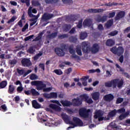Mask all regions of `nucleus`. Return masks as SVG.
<instances>
[{"instance_id":"4c0bfd02","label":"nucleus","mask_w":130,"mask_h":130,"mask_svg":"<svg viewBox=\"0 0 130 130\" xmlns=\"http://www.w3.org/2000/svg\"><path fill=\"white\" fill-rule=\"evenodd\" d=\"M0 110L3 112H7L8 110L6 104L2 105L0 107Z\"/></svg>"},{"instance_id":"dca6fc26","label":"nucleus","mask_w":130,"mask_h":130,"mask_svg":"<svg viewBox=\"0 0 130 130\" xmlns=\"http://www.w3.org/2000/svg\"><path fill=\"white\" fill-rule=\"evenodd\" d=\"M117 113V111L116 109H114L112 111L109 112L107 120H110L111 118H113L116 116V114Z\"/></svg>"},{"instance_id":"0eeeda50","label":"nucleus","mask_w":130,"mask_h":130,"mask_svg":"<svg viewBox=\"0 0 130 130\" xmlns=\"http://www.w3.org/2000/svg\"><path fill=\"white\" fill-rule=\"evenodd\" d=\"M61 116L62 119H63L66 123L70 124V125H74L73 122L71 121L70 117L68 116V115L66 114H61Z\"/></svg>"},{"instance_id":"c03bdc74","label":"nucleus","mask_w":130,"mask_h":130,"mask_svg":"<svg viewBox=\"0 0 130 130\" xmlns=\"http://www.w3.org/2000/svg\"><path fill=\"white\" fill-rule=\"evenodd\" d=\"M44 92H49L52 90L51 87H44L42 89Z\"/></svg>"},{"instance_id":"4d7b16f0","label":"nucleus","mask_w":130,"mask_h":130,"mask_svg":"<svg viewBox=\"0 0 130 130\" xmlns=\"http://www.w3.org/2000/svg\"><path fill=\"white\" fill-rule=\"evenodd\" d=\"M82 48H85L89 47V46H88V43L87 42H82Z\"/></svg>"},{"instance_id":"58836bf2","label":"nucleus","mask_w":130,"mask_h":130,"mask_svg":"<svg viewBox=\"0 0 130 130\" xmlns=\"http://www.w3.org/2000/svg\"><path fill=\"white\" fill-rule=\"evenodd\" d=\"M32 5L34 7H39L41 5L39 1L33 0L31 1Z\"/></svg>"},{"instance_id":"6e6d98bb","label":"nucleus","mask_w":130,"mask_h":130,"mask_svg":"<svg viewBox=\"0 0 130 130\" xmlns=\"http://www.w3.org/2000/svg\"><path fill=\"white\" fill-rule=\"evenodd\" d=\"M28 52L29 53L32 54L35 53V50L33 49L32 47H30L28 50Z\"/></svg>"},{"instance_id":"393cba45","label":"nucleus","mask_w":130,"mask_h":130,"mask_svg":"<svg viewBox=\"0 0 130 130\" xmlns=\"http://www.w3.org/2000/svg\"><path fill=\"white\" fill-rule=\"evenodd\" d=\"M58 35V32H52L51 34L48 35L46 36V38L49 39H53L55 38Z\"/></svg>"},{"instance_id":"4be33fe9","label":"nucleus","mask_w":130,"mask_h":130,"mask_svg":"<svg viewBox=\"0 0 130 130\" xmlns=\"http://www.w3.org/2000/svg\"><path fill=\"white\" fill-rule=\"evenodd\" d=\"M103 11V9H89L88 10V12L89 13H101Z\"/></svg>"},{"instance_id":"a211bd4d","label":"nucleus","mask_w":130,"mask_h":130,"mask_svg":"<svg viewBox=\"0 0 130 130\" xmlns=\"http://www.w3.org/2000/svg\"><path fill=\"white\" fill-rule=\"evenodd\" d=\"M16 89V86L14 85L13 84H10L9 85L8 90H7V92L10 94H12L14 93H15Z\"/></svg>"},{"instance_id":"79ce46f5","label":"nucleus","mask_w":130,"mask_h":130,"mask_svg":"<svg viewBox=\"0 0 130 130\" xmlns=\"http://www.w3.org/2000/svg\"><path fill=\"white\" fill-rule=\"evenodd\" d=\"M117 113H118L119 114H124L125 113V108H121L119 109H118L117 110Z\"/></svg>"},{"instance_id":"e2e57ef3","label":"nucleus","mask_w":130,"mask_h":130,"mask_svg":"<svg viewBox=\"0 0 130 130\" xmlns=\"http://www.w3.org/2000/svg\"><path fill=\"white\" fill-rule=\"evenodd\" d=\"M28 28V24L26 23L24 26L22 28V31L24 32L25 30H26Z\"/></svg>"},{"instance_id":"f3484780","label":"nucleus","mask_w":130,"mask_h":130,"mask_svg":"<svg viewBox=\"0 0 130 130\" xmlns=\"http://www.w3.org/2000/svg\"><path fill=\"white\" fill-rule=\"evenodd\" d=\"M77 19L78 17L76 16V15H69L66 17V20L70 21H75Z\"/></svg>"},{"instance_id":"de8ad7c7","label":"nucleus","mask_w":130,"mask_h":130,"mask_svg":"<svg viewBox=\"0 0 130 130\" xmlns=\"http://www.w3.org/2000/svg\"><path fill=\"white\" fill-rule=\"evenodd\" d=\"M31 93H32L33 96L39 95V94H40L39 92L37 91L36 90V89H31Z\"/></svg>"},{"instance_id":"13d9d810","label":"nucleus","mask_w":130,"mask_h":130,"mask_svg":"<svg viewBox=\"0 0 130 130\" xmlns=\"http://www.w3.org/2000/svg\"><path fill=\"white\" fill-rule=\"evenodd\" d=\"M77 28H81L82 27V19L79 20V21H78V23L77 25Z\"/></svg>"},{"instance_id":"9d476101","label":"nucleus","mask_w":130,"mask_h":130,"mask_svg":"<svg viewBox=\"0 0 130 130\" xmlns=\"http://www.w3.org/2000/svg\"><path fill=\"white\" fill-rule=\"evenodd\" d=\"M21 64L23 67H30L32 66V63L30 59L28 58H23L21 60Z\"/></svg>"},{"instance_id":"6ab92c4d","label":"nucleus","mask_w":130,"mask_h":130,"mask_svg":"<svg viewBox=\"0 0 130 130\" xmlns=\"http://www.w3.org/2000/svg\"><path fill=\"white\" fill-rule=\"evenodd\" d=\"M104 99L106 101L110 102L114 99V96L111 93H109L104 96Z\"/></svg>"},{"instance_id":"cd10ccee","label":"nucleus","mask_w":130,"mask_h":130,"mask_svg":"<svg viewBox=\"0 0 130 130\" xmlns=\"http://www.w3.org/2000/svg\"><path fill=\"white\" fill-rule=\"evenodd\" d=\"M32 107L36 109H38L41 108V105L37 102L36 100L32 101Z\"/></svg>"},{"instance_id":"412c9836","label":"nucleus","mask_w":130,"mask_h":130,"mask_svg":"<svg viewBox=\"0 0 130 130\" xmlns=\"http://www.w3.org/2000/svg\"><path fill=\"white\" fill-rule=\"evenodd\" d=\"M129 114H130V111H127L126 113L120 114L118 117L119 120H123L127 116H128Z\"/></svg>"},{"instance_id":"20e7f679","label":"nucleus","mask_w":130,"mask_h":130,"mask_svg":"<svg viewBox=\"0 0 130 130\" xmlns=\"http://www.w3.org/2000/svg\"><path fill=\"white\" fill-rule=\"evenodd\" d=\"M31 84L32 86H36L37 89L39 90H42L47 86L46 84L42 81H34L31 82Z\"/></svg>"},{"instance_id":"c9c22d12","label":"nucleus","mask_w":130,"mask_h":130,"mask_svg":"<svg viewBox=\"0 0 130 130\" xmlns=\"http://www.w3.org/2000/svg\"><path fill=\"white\" fill-rule=\"evenodd\" d=\"M8 83L7 81H3L1 82L0 87L1 89L5 88L7 86Z\"/></svg>"},{"instance_id":"37998d69","label":"nucleus","mask_w":130,"mask_h":130,"mask_svg":"<svg viewBox=\"0 0 130 130\" xmlns=\"http://www.w3.org/2000/svg\"><path fill=\"white\" fill-rule=\"evenodd\" d=\"M76 53H77V55H79L80 56L82 55V49L80 48L77 47L76 48Z\"/></svg>"},{"instance_id":"774afa93","label":"nucleus","mask_w":130,"mask_h":130,"mask_svg":"<svg viewBox=\"0 0 130 130\" xmlns=\"http://www.w3.org/2000/svg\"><path fill=\"white\" fill-rule=\"evenodd\" d=\"M23 90V87H22V86H19V87H17V91L18 92L20 93V92H21Z\"/></svg>"},{"instance_id":"603ef678","label":"nucleus","mask_w":130,"mask_h":130,"mask_svg":"<svg viewBox=\"0 0 130 130\" xmlns=\"http://www.w3.org/2000/svg\"><path fill=\"white\" fill-rule=\"evenodd\" d=\"M16 17L14 16L12 17H11V18L8 21H7V23L10 24L12 22H13L16 20Z\"/></svg>"},{"instance_id":"f03ea898","label":"nucleus","mask_w":130,"mask_h":130,"mask_svg":"<svg viewBox=\"0 0 130 130\" xmlns=\"http://www.w3.org/2000/svg\"><path fill=\"white\" fill-rule=\"evenodd\" d=\"M90 109H87L85 108H81L78 111L80 116L84 119H87L90 116Z\"/></svg>"},{"instance_id":"a18cd8bd","label":"nucleus","mask_w":130,"mask_h":130,"mask_svg":"<svg viewBox=\"0 0 130 130\" xmlns=\"http://www.w3.org/2000/svg\"><path fill=\"white\" fill-rule=\"evenodd\" d=\"M38 79V76H37V75L35 74H32L30 76V79L31 80H34Z\"/></svg>"},{"instance_id":"8fccbe9b","label":"nucleus","mask_w":130,"mask_h":130,"mask_svg":"<svg viewBox=\"0 0 130 130\" xmlns=\"http://www.w3.org/2000/svg\"><path fill=\"white\" fill-rule=\"evenodd\" d=\"M123 101V98H118L117 99V100L116 101V104H119L120 103H122Z\"/></svg>"},{"instance_id":"a19ab883","label":"nucleus","mask_w":130,"mask_h":130,"mask_svg":"<svg viewBox=\"0 0 130 130\" xmlns=\"http://www.w3.org/2000/svg\"><path fill=\"white\" fill-rule=\"evenodd\" d=\"M62 2H63L64 4L69 5H71L73 3L72 0H62Z\"/></svg>"},{"instance_id":"f8f14e48","label":"nucleus","mask_w":130,"mask_h":130,"mask_svg":"<svg viewBox=\"0 0 130 130\" xmlns=\"http://www.w3.org/2000/svg\"><path fill=\"white\" fill-rule=\"evenodd\" d=\"M100 50V46L98 43H95L93 44V46L91 49V51L92 54L97 53Z\"/></svg>"},{"instance_id":"e433bc0d","label":"nucleus","mask_w":130,"mask_h":130,"mask_svg":"<svg viewBox=\"0 0 130 130\" xmlns=\"http://www.w3.org/2000/svg\"><path fill=\"white\" fill-rule=\"evenodd\" d=\"M68 37H69V36L67 34L60 35L58 36V39L60 40L68 38Z\"/></svg>"},{"instance_id":"a878e982","label":"nucleus","mask_w":130,"mask_h":130,"mask_svg":"<svg viewBox=\"0 0 130 130\" xmlns=\"http://www.w3.org/2000/svg\"><path fill=\"white\" fill-rule=\"evenodd\" d=\"M115 44L114 41L111 39H109L106 42V45L109 47H112Z\"/></svg>"},{"instance_id":"338daca9","label":"nucleus","mask_w":130,"mask_h":130,"mask_svg":"<svg viewBox=\"0 0 130 130\" xmlns=\"http://www.w3.org/2000/svg\"><path fill=\"white\" fill-rule=\"evenodd\" d=\"M76 32V28L75 27H73L71 30L69 31L70 34H74Z\"/></svg>"},{"instance_id":"72a5a7b5","label":"nucleus","mask_w":130,"mask_h":130,"mask_svg":"<svg viewBox=\"0 0 130 130\" xmlns=\"http://www.w3.org/2000/svg\"><path fill=\"white\" fill-rule=\"evenodd\" d=\"M77 41H78V39H77L76 37L75 36H70L69 38L70 42L76 43Z\"/></svg>"},{"instance_id":"0e129e2a","label":"nucleus","mask_w":130,"mask_h":130,"mask_svg":"<svg viewBox=\"0 0 130 130\" xmlns=\"http://www.w3.org/2000/svg\"><path fill=\"white\" fill-rule=\"evenodd\" d=\"M32 72V70H29L27 71L26 72H25L23 74V77H25V76H27L29 74H30Z\"/></svg>"},{"instance_id":"c85d7f7f","label":"nucleus","mask_w":130,"mask_h":130,"mask_svg":"<svg viewBox=\"0 0 130 130\" xmlns=\"http://www.w3.org/2000/svg\"><path fill=\"white\" fill-rule=\"evenodd\" d=\"M113 24V20L111 19V20H109L107 22V23H105V26L107 28H109L112 26Z\"/></svg>"},{"instance_id":"2f4dec72","label":"nucleus","mask_w":130,"mask_h":130,"mask_svg":"<svg viewBox=\"0 0 130 130\" xmlns=\"http://www.w3.org/2000/svg\"><path fill=\"white\" fill-rule=\"evenodd\" d=\"M103 115H104V114L102 112V111L99 110V111H96L95 112V114L94 115V117L95 119H98L99 117L103 116Z\"/></svg>"},{"instance_id":"6e6552de","label":"nucleus","mask_w":130,"mask_h":130,"mask_svg":"<svg viewBox=\"0 0 130 130\" xmlns=\"http://www.w3.org/2000/svg\"><path fill=\"white\" fill-rule=\"evenodd\" d=\"M53 17H54V15L53 14L45 13L41 17V20L45 21H48L49 20L52 19Z\"/></svg>"},{"instance_id":"09e8293b","label":"nucleus","mask_w":130,"mask_h":130,"mask_svg":"<svg viewBox=\"0 0 130 130\" xmlns=\"http://www.w3.org/2000/svg\"><path fill=\"white\" fill-rule=\"evenodd\" d=\"M17 72L19 76H22L24 74L25 71L24 70L17 69Z\"/></svg>"},{"instance_id":"49530a36","label":"nucleus","mask_w":130,"mask_h":130,"mask_svg":"<svg viewBox=\"0 0 130 130\" xmlns=\"http://www.w3.org/2000/svg\"><path fill=\"white\" fill-rule=\"evenodd\" d=\"M54 72L58 76H61L63 74L62 71L60 70H54Z\"/></svg>"},{"instance_id":"c756f323","label":"nucleus","mask_w":130,"mask_h":130,"mask_svg":"<svg viewBox=\"0 0 130 130\" xmlns=\"http://www.w3.org/2000/svg\"><path fill=\"white\" fill-rule=\"evenodd\" d=\"M88 37L87 34L86 32H81L80 34V39L81 40H84Z\"/></svg>"},{"instance_id":"39448f33","label":"nucleus","mask_w":130,"mask_h":130,"mask_svg":"<svg viewBox=\"0 0 130 130\" xmlns=\"http://www.w3.org/2000/svg\"><path fill=\"white\" fill-rule=\"evenodd\" d=\"M74 125H72L73 126H69L68 128V130L70 128H73L75 126H83V122L79 118L74 117L73 118Z\"/></svg>"},{"instance_id":"69168bd1","label":"nucleus","mask_w":130,"mask_h":130,"mask_svg":"<svg viewBox=\"0 0 130 130\" xmlns=\"http://www.w3.org/2000/svg\"><path fill=\"white\" fill-rule=\"evenodd\" d=\"M34 37V35H31V36H29L28 37H26L25 39H24V41H28L29 40H30L31 39L33 38Z\"/></svg>"},{"instance_id":"ddd939ff","label":"nucleus","mask_w":130,"mask_h":130,"mask_svg":"<svg viewBox=\"0 0 130 130\" xmlns=\"http://www.w3.org/2000/svg\"><path fill=\"white\" fill-rule=\"evenodd\" d=\"M125 16V11H119L118 12L117 14L116 15L115 20V21H118L121 18H123Z\"/></svg>"},{"instance_id":"aec40b11","label":"nucleus","mask_w":130,"mask_h":130,"mask_svg":"<svg viewBox=\"0 0 130 130\" xmlns=\"http://www.w3.org/2000/svg\"><path fill=\"white\" fill-rule=\"evenodd\" d=\"M92 23V21L90 19H85L83 22V26L87 27H90Z\"/></svg>"},{"instance_id":"3c124183","label":"nucleus","mask_w":130,"mask_h":130,"mask_svg":"<svg viewBox=\"0 0 130 130\" xmlns=\"http://www.w3.org/2000/svg\"><path fill=\"white\" fill-rule=\"evenodd\" d=\"M90 51V47H86V48H82V51H83L84 53L88 54L89 52Z\"/></svg>"},{"instance_id":"f257e3e1","label":"nucleus","mask_w":130,"mask_h":130,"mask_svg":"<svg viewBox=\"0 0 130 130\" xmlns=\"http://www.w3.org/2000/svg\"><path fill=\"white\" fill-rule=\"evenodd\" d=\"M123 85V80H120L119 79H115L108 82L105 83V87L110 88L113 86V88H115L116 86L118 88H122Z\"/></svg>"},{"instance_id":"7ed1b4c3","label":"nucleus","mask_w":130,"mask_h":130,"mask_svg":"<svg viewBox=\"0 0 130 130\" xmlns=\"http://www.w3.org/2000/svg\"><path fill=\"white\" fill-rule=\"evenodd\" d=\"M110 51H111L113 54L120 56L123 54L124 49L122 46H119L117 48H116V46H114L111 49H110Z\"/></svg>"},{"instance_id":"ea45409f","label":"nucleus","mask_w":130,"mask_h":130,"mask_svg":"<svg viewBox=\"0 0 130 130\" xmlns=\"http://www.w3.org/2000/svg\"><path fill=\"white\" fill-rule=\"evenodd\" d=\"M50 99H57L58 97V94L56 92H51L50 93Z\"/></svg>"},{"instance_id":"052dcab7","label":"nucleus","mask_w":130,"mask_h":130,"mask_svg":"<svg viewBox=\"0 0 130 130\" xmlns=\"http://www.w3.org/2000/svg\"><path fill=\"white\" fill-rule=\"evenodd\" d=\"M11 66H15L17 63V60L16 59H13L9 62Z\"/></svg>"},{"instance_id":"680f3d73","label":"nucleus","mask_w":130,"mask_h":130,"mask_svg":"<svg viewBox=\"0 0 130 130\" xmlns=\"http://www.w3.org/2000/svg\"><path fill=\"white\" fill-rule=\"evenodd\" d=\"M46 4H55L54 0H45Z\"/></svg>"},{"instance_id":"7c9ffc66","label":"nucleus","mask_w":130,"mask_h":130,"mask_svg":"<svg viewBox=\"0 0 130 130\" xmlns=\"http://www.w3.org/2000/svg\"><path fill=\"white\" fill-rule=\"evenodd\" d=\"M71 28V25L70 24H65L63 26V31L67 32Z\"/></svg>"},{"instance_id":"b1692460","label":"nucleus","mask_w":130,"mask_h":130,"mask_svg":"<svg viewBox=\"0 0 130 130\" xmlns=\"http://www.w3.org/2000/svg\"><path fill=\"white\" fill-rule=\"evenodd\" d=\"M60 103L63 107H69L72 106V103L69 101H61Z\"/></svg>"},{"instance_id":"5fc2aeb1","label":"nucleus","mask_w":130,"mask_h":130,"mask_svg":"<svg viewBox=\"0 0 130 130\" xmlns=\"http://www.w3.org/2000/svg\"><path fill=\"white\" fill-rule=\"evenodd\" d=\"M118 34V31L115 30L112 32H111L109 34V35L111 37H114Z\"/></svg>"},{"instance_id":"9b49d317","label":"nucleus","mask_w":130,"mask_h":130,"mask_svg":"<svg viewBox=\"0 0 130 130\" xmlns=\"http://www.w3.org/2000/svg\"><path fill=\"white\" fill-rule=\"evenodd\" d=\"M54 51L56 54L60 57H62L66 55V53L64 52L63 49H61L60 48L57 47L55 48Z\"/></svg>"},{"instance_id":"2eb2a0df","label":"nucleus","mask_w":130,"mask_h":130,"mask_svg":"<svg viewBox=\"0 0 130 130\" xmlns=\"http://www.w3.org/2000/svg\"><path fill=\"white\" fill-rule=\"evenodd\" d=\"M49 107H50V108L52 109V110H54L55 111L58 112L61 111L62 110V108H60L59 106L53 104H50Z\"/></svg>"},{"instance_id":"473e14b6","label":"nucleus","mask_w":130,"mask_h":130,"mask_svg":"<svg viewBox=\"0 0 130 130\" xmlns=\"http://www.w3.org/2000/svg\"><path fill=\"white\" fill-rule=\"evenodd\" d=\"M44 34V32H41L38 34V37L36 38V39H34L33 40V41H39L41 38H42V36L43 34Z\"/></svg>"},{"instance_id":"1a4fd4ad","label":"nucleus","mask_w":130,"mask_h":130,"mask_svg":"<svg viewBox=\"0 0 130 130\" xmlns=\"http://www.w3.org/2000/svg\"><path fill=\"white\" fill-rule=\"evenodd\" d=\"M80 97L82 99V100H84V101L88 104H91L92 103H93V101L92 100L91 98H89L87 94H82L80 96Z\"/></svg>"},{"instance_id":"5701e85b","label":"nucleus","mask_w":130,"mask_h":130,"mask_svg":"<svg viewBox=\"0 0 130 130\" xmlns=\"http://www.w3.org/2000/svg\"><path fill=\"white\" fill-rule=\"evenodd\" d=\"M96 21L98 22L104 23L107 21V16H103L102 17L101 16L98 17Z\"/></svg>"},{"instance_id":"4468645a","label":"nucleus","mask_w":130,"mask_h":130,"mask_svg":"<svg viewBox=\"0 0 130 130\" xmlns=\"http://www.w3.org/2000/svg\"><path fill=\"white\" fill-rule=\"evenodd\" d=\"M72 103L74 106H80L82 104V101L80 100L79 98H77L73 99Z\"/></svg>"},{"instance_id":"423d86ee","label":"nucleus","mask_w":130,"mask_h":130,"mask_svg":"<svg viewBox=\"0 0 130 130\" xmlns=\"http://www.w3.org/2000/svg\"><path fill=\"white\" fill-rule=\"evenodd\" d=\"M68 50L70 54H72L71 58L76 59L77 60H80V58L79 56L76 55L75 50L74 49V45H72L69 46Z\"/></svg>"},{"instance_id":"864d4df0","label":"nucleus","mask_w":130,"mask_h":130,"mask_svg":"<svg viewBox=\"0 0 130 130\" xmlns=\"http://www.w3.org/2000/svg\"><path fill=\"white\" fill-rule=\"evenodd\" d=\"M36 20L37 19H36V18H32L30 20V21H33L30 23V26H32L37 23V21Z\"/></svg>"},{"instance_id":"f704fd0d","label":"nucleus","mask_w":130,"mask_h":130,"mask_svg":"<svg viewBox=\"0 0 130 130\" xmlns=\"http://www.w3.org/2000/svg\"><path fill=\"white\" fill-rule=\"evenodd\" d=\"M28 14L29 17H30V18H32V17H36V18H35V19H36V20H37L39 18V16L38 15L36 16V15H34L32 14V12H31V10L30 9H28Z\"/></svg>"},{"instance_id":"bb28decb","label":"nucleus","mask_w":130,"mask_h":130,"mask_svg":"<svg viewBox=\"0 0 130 130\" xmlns=\"http://www.w3.org/2000/svg\"><path fill=\"white\" fill-rule=\"evenodd\" d=\"M93 101H98L100 98V93L99 92H95L91 94Z\"/></svg>"},{"instance_id":"bf43d9fd","label":"nucleus","mask_w":130,"mask_h":130,"mask_svg":"<svg viewBox=\"0 0 130 130\" xmlns=\"http://www.w3.org/2000/svg\"><path fill=\"white\" fill-rule=\"evenodd\" d=\"M43 96H44V97L47 99H51L50 98V93H43Z\"/></svg>"}]
</instances>
